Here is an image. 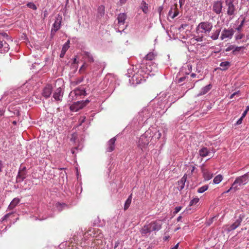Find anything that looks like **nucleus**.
<instances>
[{
    "label": "nucleus",
    "instance_id": "obj_64",
    "mask_svg": "<svg viewBox=\"0 0 249 249\" xmlns=\"http://www.w3.org/2000/svg\"><path fill=\"white\" fill-rule=\"evenodd\" d=\"M195 169V166H192V169L191 170V173H192L194 172Z\"/></svg>",
    "mask_w": 249,
    "mask_h": 249
},
{
    "label": "nucleus",
    "instance_id": "obj_56",
    "mask_svg": "<svg viewBox=\"0 0 249 249\" xmlns=\"http://www.w3.org/2000/svg\"><path fill=\"white\" fill-rule=\"evenodd\" d=\"M3 164L1 161H0V172L2 171Z\"/></svg>",
    "mask_w": 249,
    "mask_h": 249
},
{
    "label": "nucleus",
    "instance_id": "obj_7",
    "mask_svg": "<svg viewBox=\"0 0 249 249\" xmlns=\"http://www.w3.org/2000/svg\"><path fill=\"white\" fill-rule=\"evenodd\" d=\"M222 2L220 0H217L213 2V11L216 14H220L222 11Z\"/></svg>",
    "mask_w": 249,
    "mask_h": 249
},
{
    "label": "nucleus",
    "instance_id": "obj_45",
    "mask_svg": "<svg viewBox=\"0 0 249 249\" xmlns=\"http://www.w3.org/2000/svg\"><path fill=\"white\" fill-rule=\"evenodd\" d=\"M81 103L83 104L82 105H84V107H85L89 103V100H86L85 101H81Z\"/></svg>",
    "mask_w": 249,
    "mask_h": 249
},
{
    "label": "nucleus",
    "instance_id": "obj_39",
    "mask_svg": "<svg viewBox=\"0 0 249 249\" xmlns=\"http://www.w3.org/2000/svg\"><path fill=\"white\" fill-rule=\"evenodd\" d=\"M98 12H99L101 15H104L105 13V6L103 5H101L99 7Z\"/></svg>",
    "mask_w": 249,
    "mask_h": 249
},
{
    "label": "nucleus",
    "instance_id": "obj_18",
    "mask_svg": "<svg viewBox=\"0 0 249 249\" xmlns=\"http://www.w3.org/2000/svg\"><path fill=\"white\" fill-rule=\"evenodd\" d=\"M116 141V138L115 137L111 139L108 142V147L107 149L108 152H111L114 150L115 148V142Z\"/></svg>",
    "mask_w": 249,
    "mask_h": 249
},
{
    "label": "nucleus",
    "instance_id": "obj_27",
    "mask_svg": "<svg viewBox=\"0 0 249 249\" xmlns=\"http://www.w3.org/2000/svg\"><path fill=\"white\" fill-rule=\"evenodd\" d=\"M132 200V194L130 195L127 200H126L124 206V210L126 211L130 206V204L131 203Z\"/></svg>",
    "mask_w": 249,
    "mask_h": 249
},
{
    "label": "nucleus",
    "instance_id": "obj_10",
    "mask_svg": "<svg viewBox=\"0 0 249 249\" xmlns=\"http://www.w3.org/2000/svg\"><path fill=\"white\" fill-rule=\"evenodd\" d=\"M81 101H77L74 103L70 106V109L72 111H77L79 109L83 108L84 107V105H82Z\"/></svg>",
    "mask_w": 249,
    "mask_h": 249
},
{
    "label": "nucleus",
    "instance_id": "obj_21",
    "mask_svg": "<svg viewBox=\"0 0 249 249\" xmlns=\"http://www.w3.org/2000/svg\"><path fill=\"white\" fill-rule=\"evenodd\" d=\"M212 88V85L209 84L202 89L201 91L198 94L197 96H199L207 93Z\"/></svg>",
    "mask_w": 249,
    "mask_h": 249
},
{
    "label": "nucleus",
    "instance_id": "obj_33",
    "mask_svg": "<svg viewBox=\"0 0 249 249\" xmlns=\"http://www.w3.org/2000/svg\"><path fill=\"white\" fill-rule=\"evenodd\" d=\"M85 55L88 59L89 61L90 62H93L94 61V59L92 55L89 52H85Z\"/></svg>",
    "mask_w": 249,
    "mask_h": 249
},
{
    "label": "nucleus",
    "instance_id": "obj_9",
    "mask_svg": "<svg viewBox=\"0 0 249 249\" xmlns=\"http://www.w3.org/2000/svg\"><path fill=\"white\" fill-rule=\"evenodd\" d=\"M53 86L50 84L47 85L43 89L42 95L46 98H49L52 94Z\"/></svg>",
    "mask_w": 249,
    "mask_h": 249
},
{
    "label": "nucleus",
    "instance_id": "obj_52",
    "mask_svg": "<svg viewBox=\"0 0 249 249\" xmlns=\"http://www.w3.org/2000/svg\"><path fill=\"white\" fill-rule=\"evenodd\" d=\"M238 94H239V92H235L231 95L230 98L232 99L235 95H237Z\"/></svg>",
    "mask_w": 249,
    "mask_h": 249
},
{
    "label": "nucleus",
    "instance_id": "obj_42",
    "mask_svg": "<svg viewBox=\"0 0 249 249\" xmlns=\"http://www.w3.org/2000/svg\"><path fill=\"white\" fill-rule=\"evenodd\" d=\"M182 207L180 206L176 207L175 209V211L174 212V214H176L178 213L181 209Z\"/></svg>",
    "mask_w": 249,
    "mask_h": 249
},
{
    "label": "nucleus",
    "instance_id": "obj_54",
    "mask_svg": "<svg viewBox=\"0 0 249 249\" xmlns=\"http://www.w3.org/2000/svg\"><path fill=\"white\" fill-rule=\"evenodd\" d=\"M187 26H188V25L187 24H182L181 25L179 29H181V28L185 29Z\"/></svg>",
    "mask_w": 249,
    "mask_h": 249
},
{
    "label": "nucleus",
    "instance_id": "obj_25",
    "mask_svg": "<svg viewBox=\"0 0 249 249\" xmlns=\"http://www.w3.org/2000/svg\"><path fill=\"white\" fill-rule=\"evenodd\" d=\"M150 232H151V231H150L148 224L144 225L141 230V233L143 236H144L147 233Z\"/></svg>",
    "mask_w": 249,
    "mask_h": 249
},
{
    "label": "nucleus",
    "instance_id": "obj_32",
    "mask_svg": "<svg viewBox=\"0 0 249 249\" xmlns=\"http://www.w3.org/2000/svg\"><path fill=\"white\" fill-rule=\"evenodd\" d=\"M223 177L221 175L216 176L213 179V181L215 184L219 183L222 180Z\"/></svg>",
    "mask_w": 249,
    "mask_h": 249
},
{
    "label": "nucleus",
    "instance_id": "obj_61",
    "mask_svg": "<svg viewBox=\"0 0 249 249\" xmlns=\"http://www.w3.org/2000/svg\"><path fill=\"white\" fill-rule=\"evenodd\" d=\"M126 1V0H120L121 3L124 4Z\"/></svg>",
    "mask_w": 249,
    "mask_h": 249
},
{
    "label": "nucleus",
    "instance_id": "obj_46",
    "mask_svg": "<svg viewBox=\"0 0 249 249\" xmlns=\"http://www.w3.org/2000/svg\"><path fill=\"white\" fill-rule=\"evenodd\" d=\"M86 68V66L85 64H83L80 68L79 70V72H82L83 71H84Z\"/></svg>",
    "mask_w": 249,
    "mask_h": 249
},
{
    "label": "nucleus",
    "instance_id": "obj_38",
    "mask_svg": "<svg viewBox=\"0 0 249 249\" xmlns=\"http://www.w3.org/2000/svg\"><path fill=\"white\" fill-rule=\"evenodd\" d=\"M199 200V199L198 198H194L193 199L191 200V201L190 202L189 205L192 206V205L196 204V203H197L198 202Z\"/></svg>",
    "mask_w": 249,
    "mask_h": 249
},
{
    "label": "nucleus",
    "instance_id": "obj_12",
    "mask_svg": "<svg viewBox=\"0 0 249 249\" xmlns=\"http://www.w3.org/2000/svg\"><path fill=\"white\" fill-rule=\"evenodd\" d=\"M127 15L125 13H120L117 17L118 24L119 27L124 24Z\"/></svg>",
    "mask_w": 249,
    "mask_h": 249
},
{
    "label": "nucleus",
    "instance_id": "obj_8",
    "mask_svg": "<svg viewBox=\"0 0 249 249\" xmlns=\"http://www.w3.org/2000/svg\"><path fill=\"white\" fill-rule=\"evenodd\" d=\"M148 225L151 232L158 231L160 230L161 227V224L160 221H153L148 224Z\"/></svg>",
    "mask_w": 249,
    "mask_h": 249
},
{
    "label": "nucleus",
    "instance_id": "obj_23",
    "mask_svg": "<svg viewBox=\"0 0 249 249\" xmlns=\"http://www.w3.org/2000/svg\"><path fill=\"white\" fill-rule=\"evenodd\" d=\"M231 66V63L229 61L222 62L220 64V70L222 71L227 70Z\"/></svg>",
    "mask_w": 249,
    "mask_h": 249
},
{
    "label": "nucleus",
    "instance_id": "obj_60",
    "mask_svg": "<svg viewBox=\"0 0 249 249\" xmlns=\"http://www.w3.org/2000/svg\"><path fill=\"white\" fill-rule=\"evenodd\" d=\"M119 244V242H117L115 243V247H114L115 249L116 248L118 247Z\"/></svg>",
    "mask_w": 249,
    "mask_h": 249
},
{
    "label": "nucleus",
    "instance_id": "obj_2",
    "mask_svg": "<svg viewBox=\"0 0 249 249\" xmlns=\"http://www.w3.org/2000/svg\"><path fill=\"white\" fill-rule=\"evenodd\" d=\"M213 25L211 22L206 21L201 22L196 28V32L197 34H201L205 36H209L212 31Z\"/></svg>",
    "mask_w": 249,
    "mask_h": 249
},
{
    "label": "nucleus",
    "instance_id": "obj_58",
    "mask_svg": "<svg viewBox=\"0 0 249 249\" xmlns=\"http://www.w3.org/2000/svg\"><path fill=\"white\" fill-rule=\"evenodd\" d=\"M90 235V236H91V234H89V231L87 232V233H85V237H88V235Z\"/></svg>",
    "mask_w": 249,
    "mask_h": 249
},
{
    "label": "nucleus",
    "instance_id": "obj_5",
    "mask_svg": "<svg viewBox=\"0 0 249 249\" xmlns=\"http://www.w3.org/2000/svg\"><path fill=\"white\" fill-rule=\"evenodd\" d=\"M62 17L61 15H58L56 17L54 23L53 24V27L51 30V35L53 36L54 33L58 31L61 26Z\"/></svg>",
    "mask_w": 249,
    "mask_h": 249
},
{
    "label": "nucleus",
    "instance_id": "obj_13",
    "mask_svg": "<svg viewBox=\"0 0 249 249\" xmlns=\"http://www.w3.org/2000/svg\"><path fill=\"white\" fill-rule=\"evenodd\" d=\"M63 94V93L62 92V88L59 87L57 88L53 93V97L56 101H60L61 100Z\"/></svg>",
    "mask_w": 249,
    "mask_h": 249
},
{
    "label": "nucleus",
    "instance_id": "obj_29",
    "mask_svg": "<svg viewBox=\"0 0 249 249\" xmlns=\"http://www.w3.org/2000/svg\"><path fill=\"white\" fill-rule=\"evenodd\" d=\"M245 214L241 213L239 215V216L236 219V220L234 222L236 223V224L239 226L241 224V222L245 218Z\"/></svg>",
    "mask_w": 249,
    "mask_h": 249
},
{
    "label": "nucleus",
    "instance_id": "obj_57",
    "mask_svg": "<svg viewBox=\"0 0 249 249\" xmlns=\"http://www.w3.org/2000/svg\"><path fill=\"white\" fill-rule=\"evenodd\" d=\"M178 244H177L176 246H175L174 247L172 248L171 249H178Z\"/></svg>",
    "mask_w": 249,
    "mask_h": 249
},
{
    "label": "nucleus",
    "instance_id": "obj_16",
    "mask_svg": "<svg viewBox=\"0 0 249 249\" xmlns=\"http://www.w3.org/2000/svg\"><path fill=\"white\" fill-rule=\"evenodd\" d=\"M20 201V199L19 198L17 197L14 198L8 206V209L9 210L14 209L18 205Z\"/></svg>",
    "mask_w": 249,
    "mask_h": 249
},
{
    "label": "nucleus",
    "instance_id": "obj_17",
    "mask_svg": "<svg viewBox=\"0 0 249 249\" xmlns=\"http://www.w3.org/2000/svg\"><path fill=\"white\" fill-rule=\"evenodd\" d=\"M201 170L205 180H209L212 178L213 174L209 172L207 169L202 167Z\"/></svg>",
    "mask_w": 249,
    "mask_h": 249
},
{
    "label": "nucleus",
    "instance_id": "obj_26",
    "mask_svg": "<svg viewBox=\"0 0 249 249\" xmlns=\"http://www.w3.org/2000/svg\"><path fill=\"white\" fill-rule=\"evenodd\" d=\"M220 32V29H217L213 31V33H212L211 36H210V37L213 40H216L218 39V36H219V34Z\"/></svg>",
    "mask_w": 249,
    "mask_h": 249
},
{
    "label": "nucleus",
    "instance_id": "obj_41",
    "mask_svg": "<svg viewBox=\"0 0 249 249\" xmlns=\"http://www.w3.org/2000/svg\"><path fill=\"white\" fill-rule=\"evenodd\" d=\"M204 36L203 35H202L201 36H198L197 37H196L195 38V40L196 41H197V42H201L203 40Z\"/></svg>",
    "mask_w": 249,
    "mask_h": 249
},
{
    "label": "nucleus",
    "instance_id": "obj_35",
    "mask_svg": "<svg viewBox=\"0 0 249 249\" xmlns=\"http://www.w3.org/2000/svg\"><path fill=\"white\" fill-rule=\"evenodd\" d=\"M208 189V185H204L198 189L197 192L199 193H202L204 192L205 191H206Z\"/></svg>",
    "mask_w": 249,
    "mask_h": 249
},
{
    "label": "nucleus",
    "instance_id": "obj_47",
    "mask_svg": "<svg viewBox=\"0 0 249 249\" xmlns=\"http://www.w3.org/2000/svg\"><path fill=\"white\" fill-rule=\"evenodd\" d=\"M243 35L241 34H240L235 36V38L236 40H238V39H242L243 38Z\"/></svg>",
    "mask_w": 249,
    "mask_h": 249
},
{
    "label": "nucleus",
    "instance_id": "obj_53",
    "mask_svg": "<svg viewBox=\"0 0 249 249\" xmlns=\"http://www.w3.org/2000/svg\"><path fill=\"white\" fill-rule=\"evenodd\" d=\"M187 67L189 72H190L191 71H192V66L190 65H188L187 66Z\"/></svg>",
    "mask_w": 249,
    "mask_h": 249
},
{
    "label": "nucleus",
    "instance_id": "obj_51",
    "mask_svg": "<svg viewBox=\"0 0 249 249\" xmlns=\"http://www.w3.org/2000/svg\"><path fill=\"white\" fill-rule=\"evenodd\" d=\"M185 79H186L185 76H183V77L179 78L178 80V83H181V82L184 81Z\"/></svg>",
    "mask_w": 249,
    "mask_h": 249
},
{
    "label": "nucleus",
    "instance_id": "obj_36",
    "mask_svg": "<svg viewBox=\"0 0 249 249\" xmlns=\"http://www.w3.org/2000/svg\"><path fill=\"white\" fill-rule=\"evenodd\" d=\"M83 80H84L83 77L79 78H78L77 79H76L75 81H73L71 83V84L72 85L75 86V85H77L80 84L81 82H82L83 81Z\"/></svg>",
    "mask_w": 249,
    "mask_h": 249
},
{
    "label": "nucleus",
    "instance_id": "obj_55",
    "mask_svg": "<svg viewBox=\"0 0 249 249\" xmlns=\"http://www.w3.org/2000/svg\"><path fill=\"white\" fill-rule=\"evenodd\" d=\"M247 113V110H245L244 112L243 113L241 117L242 118H244L246 116Z\"/></svg>",
    "mask_w": 249,
    "mask_h": 249
},
{
    "label": "nucleus",
    "instance_id": "obj_63",
    "mask_svg": "<svg viewBox=\"0 0 249 249\" xmlns=\"http://www.w3.org/2000/svg\"><path fill=\"white\" fill-rule=\"evenodd\" d=\"M162 10V7H159V11L160 13V12H161Z\"/></svg>",
    "mask_w": 249,
    "mask_h": 249
},
{
    "label": "nucleus",
    "instance_id": "obj_34",
    "mask_svg": "<svg viewBox=\"0 0 249 249\" xmlns=\"http://www.w3.org/2000/svg\"><path fill=\"white\" fill-rule=\"evenodd\" d=\"M239 226L237 225L236 223L234 222L233 224H232L231 225H230L228 228V231H233V230H234L235 229H236L237 227H238Z\"/></svg>",
    "mask_w": 249,
    "mask_h": 249
},
{
    "label": "nucleus",
    "instance_id": "obj_3",
    "mask_svg": "<svg viewBox=\"0 0 249 249\" xmlns=\"http://www.w3.org/2000/svg\"><path fill=\"white\" fill-rule=\"evenodd\" d=\"M235 0H225V9L226 14L232 19L234 18L237 13V9L234 4Z\"/></svg>",
    "mask_w": 249,
    "mask_h": 249
},
{
    "label": "nucleus",
    "instance_id": "obj_20",
    "mask_svg": "<svg viewBox=\"0 0 249 249\" xmlns=\"http://www.w3.org/2000/svg\"><path fill=\"white\" fill-rule=\"evenodd\" d=\"M25 173L24 171H19L17 177V182H21L25 178Z\"/></svg>",
    "mask_w": 249,
    "mask_h": 249
},
{
    "label": "nucleus",
    "instance_id": "obj_6",
    "mask_svg": "<svg viewBox=\"0 0 249 249\" xmlns=\"http://www.w3.org/2000/svg\"><path fill=\"white\" fill-rule=\"evenodd\" d=\"M234 34V30L233 29H224L221 34L220 36L221 39L223 40L226 38H231Z\"/></svg>",
    "mask_w": 249,
    "mask_h": 249
},
{
    "label": "nucleus",
    "instance_id": "obj_30",
    "mask_svg": "<svg viewBox=\"0 0 249 249\" xmlns=\"http://www.w3.org/2000/svg\"><path fill=\"white\" fill-rule=\"evenodd\" d=\"M155 54L153 53H148L144 58V59L146 60H153L155 59Z\"/></svg>",
    "mask_w": 249,
    "mask_h": 249
},
{
    "label": "nucleus",
    "instance_id": "obj_48",
    "mask_svg": "<svg viewBox=\"0 0 249 249\" xmlns=\"http://www.w3.org/2000/svg\"><path fill=\"white\" fill-rule=\"evenodd\" d=\"M12 213H7L6 214H5L4 215V216L3 217L2 220H6L9 216L10 215L12 214Z\"/></svg>",
    "mask_w": 249,
    "mask_h": 249
},
{
    "label": "nucleus",
    "instance_id": "obj_62",
    "mask_svg": "<svg viewBox=\"0 0 249 249\" xmlns=\"http://www.w3.org/2000/svg\"><path fill=\"white\" fill-rule=\"evenodd\" d=\"M182 218V216H179L177 218V220L178 221H179Z\"/></svg>",
    "mask_w": 249,
    "mask_h": 249
},
{
    "label": "nucleus",
    "instance_id": "obj_50",
    "mask_svg": "<svg viewBox=\"0 0 249 249\" xmlns=\"http://www.w3.org/2000/svg\"><path fill=\"white\" fill-rule=\"evenodd\" d=\"M243 118L241 117L236 123V124L239 125L242 124Z\"/></svg>",
    "mask_w": 249,
    "mask_h": 249
},
{
    "label": "nucleus",
    "instance_id": "obj_22",
    "mask_svg": "<svg viewBox=\"0 0 249 249\" xmlns=\"http://www.w3.org/2000/svg\"><path fill=\"white\" fill-rule=\"evenodd\" d=\"M73 92L75 95L77 96L86 95L87 94L85 90L80 88H77L75 89Z\"/></svg>",
    "mask_w": 249,
    "mask_h": 249
},
{
    "label": "nucleus",
    "instance_id": "obj_11",
    "mask_svg": "<svg viewBox=\"0 0 249 249\" xmlns=\"http://www.w3.org/2000/svg\"><path fill=\"white\" fill-rule=\"evenodd\" d=\"M179 14V11L177 7V4H175L173 7H171L169 12V15L171 17L172 19H174Z\"/></svg>",
    "mask_w": 249,
    "mask_h": 249
},
{
    "label": "nucleus",
    "instance_id": "obj_37",
    "mask_svg": "<svg viewBox=\"0 0 249 249\" xmlns=\"http://www.w3.org/2000/svg\"><path fill=\"white\" fill-rule=\"evenodd\" d=\"M28 7L36 10L37 9L36 5L33 2H29L27 4Z\"/></svg>",
    "mask_w": 249,
    "mask_h": 249
},
{
    "label": "nucleus",
    "instance_id": "obj_1",
    "mask_svg": "<svg viewBox=\"0 0 249 249\" xmlns=\"http://www.w3.org/2000/svg\"><path fill=\"white\" fill-rule=\"evenodd\" d=\"M249 180V172L243 176L237 177L232 183L231 187L226 192L228 193L232 190H234V191L239 190V186H241L246 184L248 182Z\"/></svg>",
    "mask_w": 249,
    "mask_h": 249
},
{
    "label": "nucleus",
    "instance_id": "obj_43",
    "mask_svg": "<svg viewBox=\"0 0 249 249\" xmlns=\"http://www.w3.org/2000/svg\"><path fill=\"white\" fill-rule=\"evenodd\" d=\"M85 120L86 117H81L79 119V125H81L82 124V123H83L85 121Z\"/></svg>",
    "mask_w": 249,
    "mask_h": 249
},
{
    "label": "nucleus",
    "instance_id": "obj_59",
    "mask_svg": "<svg viewBox=\"0 0 249 249\" xmlns=\"http://www.w3.org/2000/svg\"><path fill=\"white\" fill-rule=\"evenodd\" d=\"M191 77L192 78H194L196 76V74L194 73H192L191 74Z\"/></svg>",
    "mask_w": 249,
    "mask_h": 249
},
{
    "label": "nucleus",
    "instance_id": "obj_19",
    "mask_svg": "<svg viewBox=\"0 0 249 249\" xmlns=\"http://www.w3.org/2000/svg\"><path fill=\"white\" fill-rule=\"evenodd\" d=\"M70 48V41L68 40L63 45V48L61 50V53L60 54V57L61 58H63L67 51Z\"/></svg>",
    "mask_w": 249,
    "mask_h": 249
},
{
    "label": "nucleus",
    "instance_id": "obj_28",
    "mask_svg": "<svg viewBox=\"0 0 249 249\" xmlns=\"http://www.w3.org/2000/svg\"><path fill=\"white\" fill-rule=\"evenodd\" d=\"M245 214L241 213L239 215V216L236 219V220L234 222L236 223V224L239 226L241 224V222L245 218Z\"/></svg>",
    "mask_w": 249,
    "mask_h": 249
},
{
    "label": "nucleus",
    "instance_id": "obj_40",
    "mask_svg": "<svg viewBox=\"0 0 249 249\" xmlns=\"http://www.w3.org/2000/svg\"><path fill=\"white\" fill-rule=\"evenodd\" d=\"M243 48V47H234V49L232 51V53L234 54H236V52H239Z\"/></svg>",
    "mask_w": 249,
    "mask_h": 249
},
{
    "label": "nucleus",
    "instance_id": "obj_24",
    "mask_svg": "<svg viewBox=\"0 0 249 249\" xmlns=\"http://www.w3.org/2000/svg\"><path fill=\"white\" fill-rule=\"evenodd\" d=\"M209 151L206 147H203L199 151V155L201 157H206L209 155Z\"/></svg>",
    "mask_w": 249,
    "mask_h": 249
},
{
    "label": "nucleus",
    "instance_id": "obj_4",
    "mask_svg": "<svg viewBox=\"0 0 249 249\" xmlns=\"http://www.w3.org/2000/svg\"><path fill=\"white\" fill-rule=\"evenodd\" d=\"M151 140V137H148L145 133L141 136L138 142V146L142 150H143V149L147 147Z\"/></svg>",
    "mask_w": 249,
    "mask_h": 249
},
{
    "label": "nucleus",
    "instance_id": "obj_44",
    "mask_svg": "<svg viewBox=\"0 0 249 249\" xmlns=\"http://www.w3.org/2000/svg\"><path fill=\"white\" fill-rule=\"evenodd\" d=\"M234 49V46L233 45H230L229 47H228L226 49V52H228V51H230L231 50H232Z\"/></svg>",
    "mask_w": 249,
    "mask_h": 249
},
{
    "label": "nucleus",
    "instance_id": "obj_14",
    "mask_svg": "<svg viewBox=\"0 0 249 249\" xmlns=\"http://www.w3.org/2000/svg\"><path fill=\"white\" fill-rule=\"evenodd\" d=\"M187 178V175L185 174L183 177L178 182L177 188L178 190L181 191L182 190L185 186V182Z\"/></svg>",
    "mask_w": 249,
    "mask_h": 249
},
{
    "label": "nucleus",
    "instance_id": "obj_15",
    "mask_svg": "<svg viewBox=\"0 0 249 249\" xmlns=\"http://www.w3.org/2000/svg\"><path fill=\"white\" fill-rule=\"evenodd\" d=\"M9 45L4 40H0V53H5L8 51Z\"/></svg>",
    "mask_w": 249,
    "mask_h": 249
},
{
    "label": "nucleus",
    "instance_id": "obj_49",
    "mask_svg": "<svg viewBox=\"0 0 249 249\" xmlns=\"http://www.w3.org/2000/svg\"><path fill=\"white\" fill-rule=\"evenodd\" d=\"M244 21L243 20L242 21L241 23L240 24V25L237 28V30L238 31H240L241 30V29L242 28V26H243V25L244 24Z\"/></svg>",
    "mask_w": 249,
    "mask_h": 249
},
{
    "label": "nucleus",
    "instance_id": "obj_31",
    "mask_svg": "<svg viewBox=\"0 0 249 249\" xmlns=\"http://www.w3.org/2000/svg\"><path fill=\"white\" fill-rule=\"evenodd\" d=\"M142 9L143 13L146 14L148 12V5L146 3L142 1L141 3Z\"/></svg>",
    "mask_w": 249,
    "mask_h": 249
}]
</instances>
